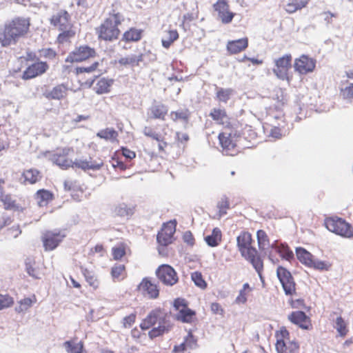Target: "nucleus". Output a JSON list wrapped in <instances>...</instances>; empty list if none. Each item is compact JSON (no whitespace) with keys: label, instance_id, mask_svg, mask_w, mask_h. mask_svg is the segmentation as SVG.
Listing matches in <instances>:
<instances>
[{"label":"nucleus","instance_id":"nucleus-59","mask_svg":"<svg viewBox=\"0 0 353 353\" xmlns=\"http://www.w3.org/2000/svg\"><path fill=\"white\" fill-rule=\"evenodd\" d=\"M111 163L112 166L117 170H125L128 168L127 165L115 156L112 157Z\"/></svg>","mask_w":353,"mask_h":353},{"label":"nucleus","instance_id":"nucleus-32","mask_svg":"<svg viewBox=\"0 0 353 353\" xmlns=\"http://www.w3.org/2000/svg\"><path fill=\"white\" fill-rule=\"evenodd\" d=\"M271 248L274 250L282 259L286 261H290L294 258L293 252L285 243L277 244L276 241H275L272 244Z\"/></svg>","mask_w":353,"mask_h":353},{"label":"nucleus","instance_id":"nucleus-56","mask_svg":"<svg viewBox=\"0 0 353 353\" xmlns=\"http://www.w3.org/2000/svg\"><path fill=\"white\" fill-rule=\"evenodd\" d=\"M176 39V31H168L167 36L162 39L163 46L168 48L170 45Z\"/></svg>","mask_w":353,"mask_h":353},{"label":"nucleus","instance_id":"nucleus-36","mask_svg":"<svg viewBox=\"0 0 353 353\" xmlns=\"http://www.w3.org/2000/svg\"><path fill=\"white\" fill-rule=\"evenodd\" d=\"M97 136L100 139H104L111 143H119V133L112 128H106L99 130Z\"/></svg>","mask_w":353,"mask_h":353},{"label":"nucleus","instance_id":"nucleus-62","mask_svg":"<svg viewBox=\"0 0 353 353\" xmlns=\"http://www.w3.org/2000/svg\"><path fill=\"white\" fill-rule=\"evenodd\" d=\"M39 52L41 57L49 59H53L57 56L56 52L52 48H43Z\"/></svg>","mask_w":353,"mask_h":353},{"label":"nucleus","instance_id":"nucleus-15","mask_svg":"<svg viewBox=\"0 0 353 353\" xmlns=\"http://www.w3.org/2000/svg\"><path fill=\"white\" fill-rule=\"evenodd\" d=\"M276 274L279 279L285 294L292 295L296 292L295 283L291 273L285 268L279 266L276 270Z\"/></svg>","mask_w":353,"mask_h":353},{"label":"nucleus","instance_id":"nucleus-14","mask_svg":"<svg viewBox=\"0 0 353 353\" xmlns=\"http://www.w3.org/2000/svg\"><path fill=\"white\" fill-rule=\"evenodd\" d=\"M291 63L292 55L290 54H285L274 60V68L272 70L277 78L289 81L288 71L291 68Z\"/></svg>","mask_w":353,"mask_h":353},{"label":"nucleus","instance_id":"nucleus-51","mask_svg":"<svg viewBox=\"0 0 353 353\" xmlns=\"http://www.w3.org/2000/svg\"><path fill=\"white\" fill-rule=\"evenodd\" d=\"M307 4V1H296L294 0L292 2L287 3L285 6V10L288 13H294L296 11L301 10V8L306 6Z\"/></svg>","mask_w":353,"mask_h":353},{"label":"nucleus","instance_id":"nucleus-23","mask_svg":"<svg viewBox=\"0 0 353 353\" xmlns=\"http://www.w3.org/2000/svg\"><path fill=\"white\" fill-rule=\"evenodd\" d=\"M138 289L150 299H157L159 295V287L148 277L142 279L138 285Z\"/></svg>","mask_w":353,"mask_h":353},{"label":"nucleus","instance_id":"nucleus-28","mask_svg":"<svg viewBox=\"0 0 353 353\" xmlns=\"http://www.w3.org/2000/svg\"><path fill=\"white\" fill-rule=\"evenodd\" d=\"M288 319L292 323L299 325L303 329L307 330L310 326L309 317H307L305 312L302 311H295L292 312L289 315Z\"/></svg>","mask_w":353,"mask_h":353},{"label":"nucleus","instance_id":"nucleus-34","mask_svg":"<svg viewBox=\"0 0 353 353\" xmlns=\"http://www.w3.org/2000/svg\"><path fill=\"white\" fill-rule=\"evenodd\" d=\"M210 116L217 124L225 126L229 125V117L224 109L214 108L210 113Z\"/></svg>","mask_w":353,"mask_h":353},{"label":"nucleus","instance_id":"nucleus-31","mask_svg":"<svg viewBox=\"0 0 353 353\" xmlns=\"http://www.w3.org/2000/svg\"><path fill=\"white\" fill-rule=\"evenodd\" d=\"M143 30L136 28H130L122 35L121 41L126 43L139 41L143 37Z\"/></svg>","mask_w":353,"mask_h":353},{"label":"nucleus","instance_id":"nucleus-3","mask_svg":"<svg viewBox=\"0 0 353 353\" xmlns=\"http://www.w3.org/2000/svg\"><path fill=\"white\" fill-rule=\"evenodd\" d=\"M123 21V15L113 11L108 17L96 28V32L100 40L112 41L119 39L121 31L119 26Z\"/></svg>","mask_w":353,"mask_h":353},{"label":"nucleus","instance_id":"nucleus-63","mask_svg":"<svg viewBox=\"0 0 353 353\" xmlns=\"http://www.w3.org/2000/svg\"><path fill=\"white\" fill-rule=\"evenodd\" d=\"M26 268L28 274L34 278H40V274L39 271L33 266V265L29 262L26 263Z\"/></svg>","mask_w":353,"mask_h":353},{"label":"nucleus","instance_id":"nucleus-13","mask_svg":"<svg viewBox=\"0 0 353 353\" xmlns=\"http://www.w3.org/2000/svg\"><path fill=\"white\" fill-rule=\"evenodd\" d=\"M188 302L184 299L178 298V321L192 325L198 323L196 312L188 307Z\"/></svg>","mask_w":353,"mask_h":353},{"label":"nucleus","instance_id":"nucleus-52","mask_svg":"<svg viewBox=\"0 0 353 353\" xmlns=\"http://www.w3.org/2000/svg\"><path fill=\"white\" fill-rule=\"evenodd\" d=\"M334 327L340 336H345L347 332V323L341 316L336 318Z\"/></svg>","mask_w":353,"mask_h":353},{"label":"nucleus","instance_id":"nucleus-26","mask_svg":"<svg viewBox=\"0 0 353 353\" xmlns=\"http://www.w3.org/2000/svg\"><path fill=\"white\" fill-rule=\"evenodd\" d=\"M34 199L40 208L46 207L54 199L52 192L44 188L38 190L34 194Z\"/></svg>","mask_w":353,"mask_h":353},{"label":"nucleus","instance_id":"nucleus-46","mask_svg":"<svg viewBox=\"0 0 353 353\" xmlns=\"http://www.w3.org/2000/svg\"><path fill=\"white\" fill-rule=\"evenodd\" d=\"M143 132L146 137H150L157 140L159 143V149L163 150V146L166 145L165 142L163 141V137L156 132L155 129L151 126H145L143 128Z\"/></svg>","mask_w":353,"mask_h":353},{"label":"nucleus","instance_id":"nucleus-54","mask_svg":"<svg viewBox=\"0 0 353 353\" xmlns=\"http://www.w3.org/2000/svg\"><path fill=\"white\" fill-rule=\"evenodd\" d=\"M191 278L194 284L202 290L206 288V283L203 279L202 274L199 272H194L191 274Z\"/></svg>","mask_w":353,"mask_h":353},{"label":"nucleus","instance_id":"nucleus-64","mask_svg":"<svg viewBox=\"0 0 353 353\" xmlns=\"http://www.w3.org/2000/svg\"><path fill=\"white\" fill-rule=\"evenodd\" d=\"M219 213L221 214H226V210L229 208V202L226 197H223L218 204Z\"/></svg>","mask_w":353,"mask_h":353},{"label":"nucleus","instance_id":"nucleus-29","mask_svg":"<svg viewBox=\"0 0 353 353\" xmlns=\"http://www.w3.org/2000/svg\"><path fill=\"white\" fill-rule=\"evenodd\" d=\"M257 242L259 249L261 252L265 254L268 253V258L272 260V254L271 252H268L269 248H271L269 237L266 232L263 230H259L256 232Z\"/></svg>","mask_w":353,"mask_h":353},{"label":"nucleus","instance_id":"nucleus-9","mask_svg":"<svg viewBox=\"0 0 353 353\" xmlns=\"http://www.w3.org/2000/svg\"><path fill=\"white\" fill-rule=\"evenodd\" d=\"M97 52L94 48L88 45H81L76 47L65 58L66 63H74L84 62L95 57Z\"/></svg>","mask_w":353,"mask_h":353},{"label":"nucleus","instance_id":"nucleus-49","mask_svg":"<svg viewBox=\"0 0 353 353\" xmlns=\"http://www.w3.org/2000/svg\"><path fill=\"white\" fill-rule=\"evenodd\" d=\"M81 270L85 279V281L89 283V285L94 290L97 289L99 286V281L93 272L82 266L81 267Z\"/></svg>","mask_w":353,"mask_h":353},{"label":"nucleus","instance_id":"nucleus-38","mask_svg":"<svg viewBox=\"0 0 353 353\" xmlns=\"http://www.w3.org/2000/svg\"><path fill=\"white\" fill-rule=\"evenodd\" d=\"M222 234L221 230L218 228H214L211 234L205 236L204 240L210 247H216L220 244Z\"/></svg>","mask_w":353,"mask_h":353},{"label":"nucleus","instance_id":"nucleus-37","mask_svg":"<svg viewBox=\"0 0 353 353\" xmlns=\"http://www.w3.org/2000/svg\"><path fill=\"white\" fill-rule=\"evenodd\" d=\"M172 327L170 321H159V325L157 327L152 328L149 332L148 336L151 339L163 335L168 332Z\"/></svg>","mask_w":353,"mask_h":353},{"label":"nucleus","instance_id":"nucleus-42","mask_svg":"<svg viewBox=\"0 0 353 353\" xmlns=\"http://www.w3.org/2000/svg\"><path fill=\"white\" fill-rule=\"evenodd\" d=\"M143 61V54H131L125 57H122L119 60V63L124 66H137Z\"/></svg>","mask_w":353,"mask_h":353},{"label":"nucleus","instance_id":"nucleus-41","mask_svg":"<svg viewBox=\"0 0 353 353\" xmlns=\"http://www.w3.org/2000/svg\"><path fill=\"white\" fill-rule=\"evenodd\" d=\"M111 276L114 281H121L127 277L125 265L116 264L111 269Z\"/></svg>","mask_w":353,"mask_h":353},{"label":"nucleus","instance_id":"nucleus-19","mask_svg":"<svg viewBox=\"0 0 353 353\" xmlns=\"http://www.w3.org/2000/svg\"><path fill=\"white\" fill-rule=\"evenodd\" d=\"M156 275L164 285H173L176 282V272L169 265H161L156 270Z\"/></svg>","mask_w":353,"mask_h":353},{"label":"nucleus","instance_id":"nucleus-57","mask_svg":"<svg viewBox=\"0 0 353 353\" xmlns=\"http://www.w3.org/2000/svg\"><path fill=\"white\" fill-rule=\"evenodd\" d=\"M137 314L136 313H132L128 316H125L123 319V326L125 328L130 327L136 321Z\"/></svg>","mask_w":353,"mask_h":353},{"label":"nucleus","instance_id":"nucleus-24","mask_svg":"<svg viewBox=\"0 0 353 353\" xmlns=\"http://www.w3.org/2000/svg\"><path fill=\"white\" fill-rule=\"evenodd\" d=\"M68 88L63 83L58 84L51 90H46L43 96L48 100H61L68 95Z\"/></svg>","mask_w":353,"mask_h":353},{"label":"nucleus","instance_id":"nucleus-12","mask_svg":"<svg viewBox=\"0 0 353 353\" xmlns=\"http://www.w3.org/2000/svg\"><path fill=\"white\" fill-rule=\"evenodd\" d=\"M65 234L61 230H47L41 236L44 250L50 252L55 250L63 241Z\"/></svg>","mask_w":353,"mask_h":353},{"label":"nucleus","instance_id":"nucleus-48","mask_svg":"<svg viewBox=\"0 0 353 353\" xmlns=\"http://www.w3.org/2000/svg\"><path fill=\"white\" fill-rule=\"evenodd\" d=\"M253 288L248 283L243 284L241 290H239L236 297L235 303L237 304H245L248 301V296L252 291Z\"/></svg>","mask_w":353,"mask_h":353},{"label":"nucleus","instance_id":"nucleus-20","mask_svg":"<svg viewBox=\"0 0 353 353\" xmlns=\"http://www.w3.org/2000/svg\"><path fill=\"white\" fill-rule=\"evenodd\" d=\"M50 24L59 31L72 25L70 16L65 10H61L54 14L50 19Z\"/></svg>","mask_w":353,"mask_h":353},{"label":"nucleus","instance_id":"nucleus-33","mask_svg":"<svg viewBox=\"0 0 353 353\" xmlns=\"http://www.w3.org/2000/svg\"><path fill=\"white\" fill-rule=\"evenodd\" d=\"M198 10L196 8H192L190 12L183 15L181 27L184 31L190 30L191 27L195 25L198 19Z\"/></svg>","mask_w":353,"mask_h":353},{"label":"nucleus","instance_id":"nucleus-43","mask_svg":"<svg viewBox=\"0 0 353 353\" xmlns=\"http://www.w3.org/2000/svg\"><path fill=\"white\" fill-rule=\"evenodd\" d=\"M128 251H130V250L125 243L122 242L119 243L112 248V256L113 259L115 261L121 260L123 257L128 254Z\"/></svg>","mask_w":353,"mask_h":353},{"label":"nucleus","instance_id":"nucleus-4","mask_svg":"<svg viewBox=\"0 0 353 353\" xmlns=\"http://www.w3.org/2000/svg\"><path fill=\"white\" fill-rule=\"evenodd\" d=\"M26 63L29 61H34L28 65L23 72L21 79L27 81L37 77L41 76L48 70L49 65L46 61H39L34 52H27L26 56L21 57Z\"/></svg>","mask_w":353,"mask_h":353},{"label":"nucleus","instance_id":"nucleus-60","mask_svg":"<svg viewBox=\"0 0 353 353\" xmlns=\"http://www.w3.org/2000/svg\"><path fill=\"white\" fill-rule=\"evenodd\" d=\"M341 95L345 99L353 100V83L341 90Z\"/></svg>","mask_w":353,"mask_h":353},{"label":"nucleus","instance_id":"nucleus-35","mask_svg":"<svg viewBox=\"0 0 353 353\" xmlns=\"http://www.w3.org/2000/svg\"><path fill=\"white\" fill-rule=\"evenodd\" d=\"M114 80L112 79L101 78L95 84L94 90L98 94L108 93L110 92Z\"/></svg>","mask_w":353,"mask_h":353},{"label":"nucleus","instance_id":"nucleus-17","mask_svg":"<svg viewBox=\"0 0 353 353\" xmlns=\"http://www.w3.org/2000/svg\"><path fill=\"white\" fill-rule=\"evenodd\" d=\"M316 67V60L307 55L303 54L294 60V70L300 74L312 72Z\"/></svg>","mask_w":353,"mask_h":353},{"label":"nucleus","instance_id":"nucleus-44","mask_svg":"<svg viewBox=\"0 0 353 353\" xmlns=\"http://www.w3.org/2000/svg\"><path fill=\"white\" fill-rule=\"evenodd\" d=\"M37 299L34 294L30 297L24 298L19 301V306L16 307L18 313L23 312L30 309L33 304L36 303Z\"/></svg>","mask_w":353,"mask_h":353},{"label":"nucleus","instance_id":"nucleus-47","mask_svg":"<svg viewBox=\"0 0 353 353\" xmlns=\"http://www.w3.org/2000/svg\"><path fill=\"white\" fill-rule=\"evenodd\" d=\"M102 61H94L90 65L87 67H78L75 69V74L77 76H80L84 72L92 73L94 72H99V74H102L103 71L99 68V66L101 65Z\"/></svg>","mask_w":353,"mask_h":353},{"label":"nucleus","instance_id":"nucleus-11","mask_svg":"<svg viewBox=\"0 0 353 353\" xmlns=\"http://www.w3.org/2000/svg\"><path fill=\"white\" fill-rule=\"evenodd\" d=\"M73 153L74 149L72 147L58 148L51 155L50 160L60 168L63 170H68L72 167L73 161L70 156Z\"/></svg>","mask_w":353,"mask_h":353},{"label":"nucleus","instance_id":"nucleus-5","mask_svg":"<svg viewBox=\"0 0 353 353\" xmlns=\"http://www.w3.org/2000/svg\"><path fill=\"white\" fill-rule=\"evenodd\" d=\"M285 103V101L284 98L282 97L281 100H278L273 106L269 107L267 110V119L272 123L271 125H272L270 131V137L274 139H279L282 137L281 129L282 126L279 122L277 123L278 126L276 125V123H273L272 120L284 121L283 107Z\"/></svg>","mask_w":353,"mask_h":353},{"label":"nucleus","instance_id":"nucleus-40","mask_svg":"<svg viewBox=\"0 0 353 353\" xmlns=\"http://www.w3.org/2000/svg\"><path fill=\"white\" fill-rule=\"evenodd\" d=\"M197 346V341L194 336L192 335V331L190 330L188 331L187 336L185 338L183 342L178 345V352L186 351L192 350Z\"/></svg>","mask_w":353,"mask_h":353},{"label":"nucleus","instance_id":"nucleus-2","mask_svg":"<svg viewBox=\"0 0 353 353\" xmlns=\"http://www.w3.org/2000/svg\"><path fill=\"white\" fill-rule=\"evenodd\" d=\"M252 235L248 232H242L237 236V247L241 256L248 261L262 279L263 263L256 248L252 246Z\"/></svg>","mask_w":353,"mask_h":353},{"label":"nucleus","instance_id":"nucleus-53","mask_svg":"<svg viewBox=\"0 0 353 353\" xmlns=\"http://www.w3.org/2000/svg\"><path fill=\"white\" fill-rule=\"evenodd\" d=\"M234 93V90L231 88H219L216 92V98L219 101L226 103Z\"/></svg>","mask_w":353,"mask_h":353},{"label":"nucleus","instance_id":"nucleus-7","mask_svg":"<svg viewBox=\"0 0 353 353\" xmlns=\"http://www.w3.org/2000/svg\"><path fill=\"white\" fill-rule=\"evenodd\" d=\"M296 254L299 261L308 268L320 271H327L331 268V263L315 259L310 252L303 248H296Z\"/></svg>","mask_w":353,"mask_h":353},{"label":"nucleus","instance_id":"nucleus-22","mask_svg":"<svg viewBox=\"0 0 353 353\" xmlns=\"http://www.w3.org/2000/svg\"><path fill=\"white\" fill-rule=\"evenodd\" d=\"M168 108L164 104L154 102L147 110V121L153 119L164 120L168 114Z\"/></svg>","mask_w":353,"mask_h":353},{"label":"nucleus","instance_id":"nucleus-30","mask_svg":"<svg viewBox=\"0 0 353 353\" xmlns=\"http://www.w3.org/2000/svg\"><path fill=\"white\" fill-rule=\"evenodd\" d=\"M248 46V39L243 37L236 40L229 41L227 43L226 48L229 53L235 54L245 50Z\"/></svg>","mask_w":353,"mask_h":353},{"label":"nucleus","instance_id":"nucleus-39","mask_svg":"<svg viewBox=\"0 0 353 353\" xmlns=\"http://www.w3.org/2000/svg\"><path fill=\"white\" fill-rule=\"evenodd\" d=\"M60 33L57 37V41L59 43L63 44L70 42V40L74 37L76 32L73 28V25L68 27L65 29L59 30Z\"/></svg>","mask_w":353,"mask_h":353},{"label":"nucleus","instance_id":"nucleus-55","mask_svg":"<svg viewBox=\"0 0 353 353\" xmlns=\"http://www.w3.org/2000/svg\"><path fill=\"white\" fill-rule=\"evenodd\" d=\"M14 304V299L9 294H0V310L10 307Z\"/></svg>","mask_w":353,"mask_h":353},{"label":"nucleus","instance_id":"nucleus-45","mask_svg":"<svg viewBox=\"0 0 353 353\" xmlns=\"http://www.w3.org/2000/svg\"><path fill=\"white\" fill-rule=\"evenodd\" d=\"M64 346L68 353H82L83 344L78 341L77 338L64 343Z\"/></svg>","mask_w":353,"mask_h":353},{"label":"nucleus","instance_id":"nucleus-27","mask_svg":"<svg viewBox=\"0 0 353 353\" xmlns=\"http://www.w3.org/2000/svg\"><path fill=\"white\" fill-rule=\"evenodd\" d=\"M219 139L223 148V152L226 155H234L236 143L231 139V134L226 132L220 133Z\"/></svg>","mask_w":353,"mask_h":353},{"label":"nucleus","instance_id":"nucleus-1","mask_svg":"<svg viewBox=\"0 0 353 353\" xmlns=\"http://www.w3.org/2000/svg\"><path fill=\"white\" fill-rule=\"evenodd\" d=\"M30 19L16 17L6 22L0 30V43L6 47L15 44L21 38L27 36L30 32Z\"/></svg>","mask_w":353,"mask_h":353},{"label":"nucleus","instance_id":"nucleus-10","mask_svg":"<svg viewBox=\"0 0 353 353\" xmlns=\"http://www.w3.org/2000/svg\"><path fill=\"white\" fill-rule=\"evenodd\" d=\"M176 223L175 221H170L164 223L159 231L157 236V240L159 243V252L161 253L162 249L164 247L173 243L174 240V234L176 232Z\"/></svg>","mask_w":353,"mask_h":353},{"label":"nucleus","instance_id":"nucleus-50","mask_svg":"<svg viewBox=\"0 0 353 353\" xmlns=\"http://www.w3.org/2000/svg\"><path fill=\"white\" fill-rule=\"evenodd\" d=\"M72 168H80L83 170H94L99 168L97 165H95L92 161H88L87 159H76L73 161Z\"/></svg>","mask_w":353,"mask_h":353},{"label":"nucleus","instance_id":"nucleus-21","mask_svg":"<svg viewBox=\"0 0 353 353\" xmlns=\"http://www.w3.org/2000/svg\"><path fill=\"white\" fill-rule=\"evenodd\" d=\"M213 8L217 12L218 16L223 23L227 24L232 21L234 13L229 10L228 0H217L213 5Z\"/></svg>","mask_w":353,"mask_h":353},{"label":"nucleus","instance_id":"nucleus-16","mask_svg":"<svg viewBox=\"0 0 353 353\" xmlns=\"http://www.w3.org/2000/svg\"><path fill=\"white\" fill-rule=\"evenodd\" d=\"M0 207L11 212H23L25 210L15 195L6 192L0 194Z\"/></svg>","mask_w":353,"mask_h":353},{"label":"nucleus","instance_id":"nucleus-6","mask_svg":"<svg viewBox=\"0 0 353 353\" xmlns=\"http://www.w3.org/2000/svg\"><path fill=\"white\" fill-rule=\"evenodd\" d=\"M324 224L329 231L336 235L343 238H351L353 236V226L341 218H326Z\"/></svg>","mask_w":353,"mask_h":353},{"label":"nucleus","instance_id":"nucleus-25","mask_svg":"<svg viewBox=\"0 0 353 353\" xmlns=\"http://www.w3.org/2000/svg\"><path fill=\"white\" fill-rule=\"evenodd\" d=\"M42 178L41 172L35 168L24 170L21 176V182L23 185H34Z\"/></svg>","mask_w":353,"mask_h":353},{"label":"nucleus","instance_id":"nucleus-61","mask_svg":"<svg viewBox=\"0 0 353 353\" xmlns=\"http://www.w3.org/2000/svg\"><path fill=\"white\" fill-rule=\"evenodd\" d=\"M21 234L19 225H13L7 230V235L10 238H17Z\"/></svg>","mask_w":353,"mask_h":353},{"label":"nucleus","instance_id":"nucleus-8","mask_svg":"<svg viewBox=\"0 0 353 353\" xmlns=\"http://www.w3.org/2000/svg\"><path fill=\"white\" fill-rule=\"evenodd\" d=\"M289 332L282 327L276 333V349L278 353H297L298 344L294 341H290Z\"/></svg>","mask_w":353,"mask_h":353},{"label":"nucleus","instance_id":"nucleus-58","mask_svg":"<svg viewBox=\"0 0 353 353\" xmlns=\"http://www.w3.org/2000/svg\"><path fill=\"white\" fill-rule=\"evenodd\" d=\"M182 239L190 247H193L195 243L194 237L190 231L185 232L182 236Z\"/></svg>","mask_w":353,"mask_h":353},{"label":"nucleus","instance_id":"nucleus-18","mask_svg":"<svg viewBox=\"0 0 353 353\" xmlns=\"http://www.w3.org/2000/svg\"><path fill=\"white\" fill-rule=\"evenodd\" d=\"M170 321L169 316L160 309L151 311L140 324L141 330H146L159 321Z\"/></svg>","mask_w":353,"mask_h":353}]
</instances>
